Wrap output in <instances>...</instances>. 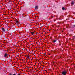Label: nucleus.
Returning <instances> with one entry per match:
<instances>
[{"label":"nucleus","mask_w":75,"mask_h":75,"mask_svg":"<svg viewBox=\"0 0 75 75\" xmlns=\"http://www.w3.org/2000/svg\"><path fill=\"white\" fill-rule=\"evenodd\" d=\"M62 75H65L67 74V72L65 71H63L62 73Z\"/></svg>","instance_id":"obj_1"},{"label":"nucleus","mask_w":75,"mask_h":75,"mask_svg":"<svg viewBox=\"0 0 75 75\" xmlns=\"http://www.w3.org/2000/svg\"><path fill=\"white\" fill-rule=\"evenodd\" d=\"M35 9H36V10L38 9V6H36L35 7Z\"/></svg>","instance_id":"obj_2"},{"label":"nucleus","mask_w":75,"mask_h":75,"mask_svg":"<svg viewBox=\"0 0 75 75\" xmlns=\"http://www.w3.org/2000/svg\"><path fill=\"white\" fill-rule=\"evenodd\" d=\"M71 4L73 5L74 4H75V2L74 1H73L71 2Z\"/></svg>","instance_id":"obj_3"},{"label":"nucleus","mask_w":75,"mask_h":75,"mask_svg":"<svg viewBox=\"0 0 75 75\" xmlns=\"http://www.w3.org/2000/svg\"><path fill=\"white\" fill-rule=\"evenodd\" d=\"M7 57V54L6 53L4 55V57Z\"/></svg>","instance_id":"obj_4"},{"label":"nucleus","mask_w":75,"mask_h":75,"mask_svg":"<svg viewBox=\"0 0 75 75\" xmlns=\"http://www.w3.org/2000/svg\"><path fill=\"white\" fill-rule=\"evenodd\" d=\"M2 30L3 32H5V30L4 29V28H2Z\"/></svg>","instance_id":"obj_5"},{"label":"nucleus","mask_w":75,"mask_h":75,"mask_svg":"<svg viewBox=\"0 0 75 75\" xmlns=\"http://www.w3.org/2000/svg\"><path fill=\"white\" fill-rule=\"evenodd\" d=\"M34 33L33 32H31V34H32V35H33V34Z\"/></svg>","instance_id":"obj_6"},{"label":"nucleus","mask_w":75,"mask_h":75,"mask_svg":"<svg viewBox=\"0 0 75 75\" xmlns=\"http://www.w3.org/2000/svg\"><path fill=\"white\" fill-rule=\"evenodd\" d=\"M16 23L17 24H18V21H16Z\"/></svg>","instance_id":"obj_7"},{"label":"nucleus","mask_w":75,"mask_h":75,"mask_svg":"<svg viewBox=\"0 0 75 75\" xmlns=\"http://www.w3.org/2000/svg\"><path fill=\"white\" fill-rule=\"evenodd\" d=\"M62 9L63 10H65V8H64V7H63L62 8Z\"/></svg>","instance_id":"obj_8"},{"label":"nucleus","mask_w":75,"mask_h":75,"mask_svg":"<svg viewBox=\"0 0 75 75\" xmlns=\"http://www.w3.org/2000/svg\"><path fill=\"white\" fill-rule=\"evenodd\" d=\"M27 58H30V57L29 56H27Z\"/></svg>","instance_id":"obj_9"},{"label":"nucleus","mask_w":75,"mask_h":75,"mask_svg":"<svg viewBox=\"0 0 75 75\" xmlns=\"http://www.w3.org/2000/svg\"><path fill=\"white\" fill-rule=\"evenodd\" d=\"M75 27V25H74L73 26V27L74 28V27Z\"/></svg>","instance_id":"obj_10"},{"label":"nucleus","mask_w":75,"mask_h":75,"mask_svg":"<svg viewBox=\"0 0 75 75\" xmlns=\"http://www.w3.org/2000/svg\"><path fill=\"white\" fill-rule=\"evenodd\" d=\"M54 42H56V40H55L54 41Z\"/></svg>","instance_id":"obj_11"},{"label":"nucleus","mask_w":75,"mask_h":75,"mask_svg":"<svg viewBox=\"0 0 75 75\" xmlns=\"http://www.w3.org/2000/svg\"><path fill=\"white\" fill-rule=\"evenodd\" d=\"M18 75H20V73H19L18 74Z\"/></svg>","instance_id":"obj_12"},{"label":"nucleus","mask_w":75,"mask_h":75,"mask_svg":"<svg viewBox=\"0 0 75 75\" xmlns=\"http://www.w3.org/2000/svg\"><path fill=\"white\" fill-rule=\"evenodd\" d=\"M9 75H12L11 74H10Z\"/></svg>","instance_id":"obj_13"},{"label":"nucleus","mask_w":75,"mask_h":75,"mask_svg":"<svg viewBox=\"0 0 75 75\" xmlns=\"http://www.w3.org/2000/svg\"><path fill=\"white\" fill-rule=\"evenodd\" d=\"M45 55H46V54L45 53Z\"/></svg>","instance_id":"obj_14"},{"label":"nucleus","mask_w":75,"mask_h":75,"mask_svg":"<svg viewBox=\"0 0 75 75\" xmlns=\"http://www.w3.org/2000/svg\"><path fill=\"white\" fill-rule=\"evenodd\" d=\"M48 65H49V64L48 63Z\"/></svg>","instance_id":"obj_15"}]
</instances>
